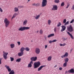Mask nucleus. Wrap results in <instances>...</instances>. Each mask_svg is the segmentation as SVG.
Masks as SVG:
<instances>
[{"label":"nucleus","instance_id":"774afa93","mask_svg":"<svg viewBox=\"0 0 74 74\" xmlns=\"http://www.w3.org/2000/svg\"><path fill=\"white\" fill-rule=\"evenodd\" d=\"M30 1V0H28V1Z\"/></svg>","mask_w":74,"mask_h":74},{"label":"nucleus","instance_id":"09e8293b","mask_svg":"<svg viewBox=\"0 0 74 74\" xmlns=\"http://www.w3.org/2000/svg\"><path fill=\"white\" fill-rule=\"evenodd\" d=\"M65 56H64V55H63V56H61V58H65Z\"/></svg>","mask_w":74,"mask_h":74},{"label":"nucleus","instance_id":"c9c22d12","mask_svg":"<svg viewBox=\"0 0 74 74\" xmlns=\"http://www.w3.org/2000/svg\"><path fill=\"white\" fill-rule=\"evenodd\" d=\"M43 33V32L42 31V29H40V34H42Z\"/></svg>","mask_w":74,"mask_h":74},{"label":"nucleus","instance_id":"1a4fd4ad","mask_svg":"<svg viewBox=\"0 0 74 74\" xmlns=\"http://www.w3.org/2000/svg\"><path fill=\"white\" fill-rule=\"evenodd\" d=\"M46 67V65H42L39 68H38V71H40V70H41V69L43 68V67Z\"/></svg>","mask_w":74,"mask_h":74},{"label":"nucleus","instance_id":"6e6552de","mask_svg":"<svg viewBox=\"0 0 74 74\" xmlns=\"http://www.w3.org/2000/svg\"><path fill=\"white\" fill-rule=\"evenodd\" d=\"M40 52V50L38 48H36L35 49V53L36 54L38 55Z\"/></svg>","mask_w":74,"mask_h":74},{"label":"nucleus","instance_id":"aec40b11","mask_svg":"<svg viewBox=\"0 0 74 74\" xmlns=\"http://www.w3.org/2000/svg\"><path fill=\"white\" fill-rule=\"evenodd\" d=\"M27 21L25 20L24 21L23 23V25H26V23H27Z\"/></svg>","mask_w":74,"mask_h":74},{"label":"nucleus","instance_id":"f257e3e1","mask_svg":"<svg viewBox=\"0 0 74 74\" xmlns=\"http://www.w3.org/2000/svg\"><path fill=\"white\" fill-rule=\"evenodd\" d=\"M37 59V57H33L30 58V60L31 61L30 62V63L28 64V67H32V64H33V61H36Z\"/></svg>","mask_w":74,"mask_h":74},{"label":"nucleus","instance_id":"c756f323","mask_svg":"<svg viewBox=\"0 0 74 74\" xmlns=\"http://www.w3.org/2000/svg\"><path fill=\"white\" fill-rule=\"evenodd\" d=\"M40 14H39L36 17V20L38 19V18H40Z\"/></svg>","mask_w":74,"mask_h":74},{"label":"nucleus","instance_id":"4d7b16f0","mask_svg":"<svg viewBox=\"0 0 74 74\" xmlns=\"http://www.w3.org/2000/svg\"><path fill=\"white\" fill-rule=\"evenodd\" d=\"M60 46H61V47H62V46H63V44H60Z\"/></svg>","mask_w":74,"mask_h":74},{"label":"nucleus","instance_id":"a19ab883","mask_svg":"<svg viewBox=\"0 0 74 74\" xmlns=\"http://www.w3.org/2000/svg\"><path fill=\"white\" fill-rule=\"evenodd\" d=\"M1 60H2V58H0V64H1Z\"/></svg>","mask_w":74,"mask_h":74},{"label":"nucleus","instance_id":"ea45409f","mask_svg":"<svg viewBox=\"0 0 74 74\" xmlns=\"http://www.w3.org/2000/svg\"><path fill=\"white\" fill-rule=\"evenodd\" d=\"M67 40V38H64L63 39V41H65L66 40Z\"/></svg>","mask_w":74,"mask_h":74},{"label":"nucleus","instance_id":"5701e85b","mask_svg":"<svg viewBox=\"0 0 74 74\" xmlns=\"http://www.w3.org/2000/svg\"><path fill=\"white\" fill-rule=\"evenodd\" d=\"M25 50H26V51H29L30 49L28 47H26L25 48Z\"/></svg>","mask_w":74,"mask_h":74},{"label":"nucleus","instance_id":"4c0bfd02","mask_svg":"<svg viewBox=\"0 0 74 74\" xmlns=\"http://www.w3.org/2000/svg\"><path fill=\"white\" fill-rule=\"evenodd\" d=\"M74 22V19H72L70 23H72Z\"/></svg>","mask_w":74,"mask_h":74},{"label":"nucleus","instance_id":"ddd939ff","mask_svg":"<svg viewBox=\"0 0 74 74\" xmlns=\"http://www.w3.org/2000/svg\"><path fill=\"white\" fill-rule=\"evenodd\" d=\"M62 29L61 30V32H63V31H64L65 30H66V26L65 25H62Z\"/></svg>","mask_w":74,"mask_h":74},{"label":"nucleus","instance_id":"2eb2a0df","mask_svg":"<svg viewBox=\"0 0 74 74\" xmlns=\"http://www.w3.org/2000/svg\"><path fill=\"white\" fill-rule=\"evenodd\" d=\"M67 33L70 36L72 39H73V38H73V35H72V34H70V33L69 32H67Z\"/></svg>","mask_w":74,"mask_h":74},{"label":"nucleus","instance_id":"473e14b6","mask_svg":"<svg viewBox=\"0 0 74 74\" xmlns=\"http://www.w3.org/2000/svg\"><path fill=\"white\" fill-rule=\"evenodd\" d=\"M48 22L49 25H51V21L50 20H48Z\"/></svg>","mask_w":74,"mask_h":74},{"label":"nucleus","instance_id":"0eeeda50","mask_svg":"<svg viewBox=\"0 0 74 74\" xmlns=\"http://www.w3.org/2000/svg\"><path fill=\"white\" fill-rule=\"evenodd\" d=\"M3 56L5 60H6L7 58V55L8 54V52H5L4 51H3Z\"/></svg>","mask_w":74,"mask_h":74},{"label":"nucleus","instance_id":"49530a36","mask_svg":"<svg viewBox=\"0 0 74 74\" xmlns=\"http://www.w3.org/2000/svg\"><path fill=\"white\" fill-rule=\"evenodd\" d=\"M15 17L16 16V15H18V14L17 13H14V15Z\"/></svg>","mask_w":74,"mask_h":74},{"label":"nucleus","instance_id":"e2e57ef3","mask_svg":"<svg viewBox=\"0 0 74 74\" xmlns=\"http://www.w3.org/2000/svg\"><path fill=\"white\" fill-rule=\"evenodd\" d=\"M57 67V65H56L55 66H54V67L55 68V67Z\"/></svg>","mask_w":74,"mask_h":74},{"label":"nucleus","instance_id":"9b49d317","mask_svg":"<svg viewBox=\"0 0 74 74\" xmlns=\"http://www.w3.org/2000/svg\"><path fill=\"white\" fill-rule=\"evenodd\" d=\"M68 73H72V74H74V69L72 68L70 70L68 71Z\"/></svg>","mask_w":74,"mask_h":74},{"label":"nucleus","instance_id":"c85d7f7f","mask_svg":"<svg viewBox=\"0 0 74 74\" xmlns=\"http://www.w3.org/2000/svg\"><path fill=\"white\" fill-rule=\"evenodd\" d=\"M10 59L11 62H12L14 60V58L11 57H10Z\"/></svg>","mask_w":74,"mask_h":74},{"label":"nucleus","instance_id":"c03bdc74","mask_svg":"<svg viewBox=\"0 0 74 74\" xmlns=\"http://www.w3.org/2000/svg\"><path fill=\"white\" fill-rule=\"evenodd\" d=\"M0 11L1 12H3V10L0 7Z\"/></svg>","mask_w":74,"mask_h":74},{"label":"nucleus","instance_id":"4be33fe9","mask_svg":"<svg viewBox=\"0 0 74 74\" xmlns=\"http://www.w3.org/2000/svg\"><path fill=\"white\" fill-rule=\"evenodd\" d=\"M10 46L11 48H14V47H15V45L14 44H12L10 45Z\"/></svg>","mask_w":74,"mask_h":74},{"label":"nucleus","instance_id":"72a5a7b5","mask_svg":"<svg viewBox=\"0 0 74 74\" xmlns=\"http://www.w3.org/2000/svg\"><path fill=\"white\" fill-rule=\"evenodd\" d=\"M24 7L22 5H20L18 6V8H23Z\"/></svg>","mask_w":74,"mask_h":74},{"label":"nucleus","instance_id":"de8ad7c7","mask_svg":"<svg viewBox=\"0 0 74 74\" xmlns=\"http://www.w3.org/2000/svg\"><path fill=\"white\" fill-rule=\"evenodd\" d=\"M54 31L55 32H56V27H55L54 28Z\"/></svg>","mask_w":74,"mask_h":74},{"label":"nucleus","instance_id":"e433bc0d","mask_svg":"<svg viewBox=\"0 0 74 74\" xmlns=\"http://www.w3.org/2000/svg\"><path fill=\"white\" fill-rule=\"evenodd\" d=\"M69 6H70V3H68L67 5L66 6V8H69Z\"/></svg>","mask_w":74,"mask_h":74},{"label":"nucleus","instance_id":"b1692460","mask_svg":"<svg viewBox=\"0 0 74 74\" xmlns=\"http://www.w3.org/2000/svg\"><path fill=\"white\" fill-rule=\"evenodd\" d=\"M18 9L16 7L14 8V11L15 12H18Z\"/></svg>","mask_w":74,"mask_h":74},{"label":"nucleus","instance_id":"0e129e2a","mask_svg":"<svg viewBox=\"0 0 74 74\" xmlns=\"http://www.w3.org/2000/svg\"><path fill=\"white\" fill-rule=\"evenodd\" d=\"M35 6H36V7H38V5H37V4H36Z\"/></svg>","mask_w":74,"mask_h":74},{"label":"nucleus","instance_id":"39448f33","mask_svg":"<svg viewBox=\"0 0 74 74\" xmlns=\"http://www.w3.org/2000/svg\"><path fill=\"white\" fill-rule=\"evenodd\" d=\"M47 0H42V7H45L47 5Z\"/></svg>","mask_w":74,"mask_h":74},{"label":"nucleus","instance_id":"393cba45","mask_svg":"<svg viewBox=\"0 0 74 74\" xmlns=\"http://www.w3.org/2000/svg\"><path fill=\"white\" fill-rule=\"evenodd\" d=\"M51 59H52V57H49V58H48V61H51Z\"/></svg>","mask_w":74,"mask_h":74},{"label":"nucleus","instance_id":"412c9836","mask_svg":"<svg viewBox=\"0 0 74 74\" xmlns=\"http://www.w3.org/2000/svg\"><path fill=\"white\" fill-rule=\"evenodd\" d=\"M21 58H18L16 59V62H21Z\"/></svg>","mask_w":74,"mask_h":74},{"label":"nucleus","instance_id":"13d9d810","mask_svg":"<svg viewBox=\"0 0 74 74\" xmlns=\"http://www.w3.org/2000/svg\"><path fill=\"white\" fill-rule=\"evenodd\" d=\"M35 3H33L32 4V5H33V6H35Z\"/></svg>","mask_w":74,"mask_h":74},{"label":"nucleus","instance_id":"5fc2aeb1","mask_svg":"<svg viewBox=\"0 0 74 74\" xmlns=\"http://www.w3.org/2000/svg\"><path fill=\"white\" fill-rule=\"evenodd\" d=\"M45 40H47V36H45Z\"/></svg>","mask_w":74,"mask_h":74},{"label":"nucleus","instance_id":"a211bd4d","mask_svg":"<svg viewBox=\"0 0 74 74\" xmlns=\"http://www.w3.org/2000/svg\"><path fill=\"white\" fill-rule=\"evenodd\" d=\"M69 59L68 58H66L64 59V62L65 63H67L69 62Z\"/></svg>","mask_w":74,"mask_h":74},{"label":"nucleus","instance_id":"a878e982","mask_svg":"<svg viewBox=\"0 0 74 74\" xmlns=\"http://www.w3.org/2000/svg\"><path fill=\"white\" fill-rule=\"evenodd\" d=\"M64 67H66L67 66V62H65L63 64Z\"/></svg>","mask_w":74,"mask_h":74},{"label":"nucleus","instance_id":"f704fd0d","mask_svg":"<svg viewBox=\"0 0 74 74\" xmlns=\"http://www.w3.org/2000/svg\"><path fill=\"white\" fill-rule=\"evenodd\" d=\"M69 21H67L64 24V25L66 26V25H69Z\"/></svg>","mask_w":74,"mask_h":74},{"label":"nucleus","instance_id":"dca6fc26","mask_svg":"<svg viewBox=\"0 0 74 74\" xmlns=\"http://www.w3.org/2000/svg\"><path fill=\"white\" fill-rule=\"evenodd\" d=\"M24 50H25V48L24 47H21L20 49V51L21 52L23 53V51H24Z\"/></svg>","mask_w":74,"mask_h":74},{"label":"nucleus","instance_id":"7c9ffc66","mask_svg":"<svg viewBox=\"0 0 74 74\" xmlns=\"http://www.w3.org/2000/svg\"><path fill=\"white\" fill-rule=\"evenodd\" d=\"M64 2H62L61 4V7H63V6H64Z\"/></svg>","mask_w":74,"mask_h":74},{"label":"nucleus","instance_id":"cd10ccee","mask_svg":"<svg viewBox=\"0 0 74 74\" xmlns=\"http://www.w3.org/2000/svg\"><path fill=\"white\" fill-rule=\"evenodd\" d=\"M55 3H59L60 2L59 0H55L54 1Z\"/></svg>","mask_w":74,"mask_h":74},{"label":"nucleus","instance_id":"603ef678","mask_svg":"<svg viewBox=\"0 0 74 74\" xmlns=\"http://www.w3.org/2000/svg\"><path fill=\"white\" fill-rule=\"evenodd\" d=\"M59 69L60 70H62V67L59 68Z\"/></svg>","mask_w":74,"mask_h":74},{"label":"nucleus","instance_id":"6ab92c4d","mask_svg":"<svg viewBox=\"0 0 74 74\" xmlns=\"http://www.w3.org/2000/svg\"><path fill=\"white\" fill-rule=\"evenodd\" d=\"M9 74H15V72L14 70H12L9 73Z\"/></svg>","mask_w":74,"mask_h":74},{"label":"nucleus","instance_id":"864d4df0","mask_svg":"<svg viewBox=\"0 0 74 74\" xmlns=\"http://www.w3.org/2000/svg\"><path fill=\"white\" fill-rule=\"evenodd\" d=\"M37 4L38 7V6H40V3H38Z\"/></svg>","mask_w":74,"mask_h":74},{"label":"nucleus","instance_id":"37998d69","mask_svg":"<svg viewBox=\"0 0 74 74\" xmlns=\"http://www.w3.org/2000/svg\"><path fill=\"white\" fill-rule=\"evenodd\" d=\"M52 42H53L51 40L49 41V44H51Z\"/></svg>","mask_w":74,"mask_h":74},{"label":"nucleus","instance_id":"680f3d73","mask_svg":"<svg viewBox=\"0 0 74 74\" xmlns=\"http://www.w3.org/2000/svg\"><path fill=\"white\" fill-rule=\"evenodd\" d=\"M63 46H64V45H66V44L65 43H64V44H63Z\"/></svg>","mask_w":74,"mask_h":74},{"label":"nucleus","instance_id":"8fccbe9b","mask_svg":"<svg viewBox=\"0 0 74 74\" xmlns=\"http://www.w3.org/2000/svg\"><path fill=\"white\" fill-rule=\"evenodd\" d=\"M47 47H48V45H45V49H46V48H47Z\"/></svg>","mask_w":74,"mask_h":74},{"label":"nucleus","instance_id":"f8f14e48","mask_svg":"<svg viewBox=\"0 0 74 74\" xmlns=\"http://www.w3.org/2000/svg\"><path fill=\"white\" fill-rule=\"evenodd\" d=\"M5 67H6V69H7L8 71V72H10L11 71V69H10L9 66L5 65Z\"/></svg>","mask_w":74,"mask_h":74},{"label":"nucleus","instance_id":"bb28decb","mask_svg":"<svg viewBox=\"0 0 74 74\" xmlns=\"http://www.w3.org/2000/svg\"><path fill=\"white\" fill-rule=\"evenodd\" d=\"M69 55V54L67 52H66V53L64 55V56L65 57H67Z\"/></svg>","mask_w":74,"mask_h":74},{"label":"nucleus","instance_id":"423d86ee","mask_svg":"<svg viewBox=\"0 0 74 74\" xmlns=\"http://www.w3.org/2000/svg\"><path fill=\"white\" fill-rule=\"evenodd\" d=\"M67 29L69 32H72L73 31V27L70 25L69 27L67 28Z\"/></svg>","mask_w":74,"mask_h":74},{"label":"nucleus","instance_id":"f03ea898","mask_svg":"<svg viewBox=\"0 0 74 74\" xmlns=\"http://www.w3.org/2000/svg\"><path fill=\"white\" fill-rule=\"evenodd\" d=\"M41 65V63L40 62L38 61L37 62H35L34 63V69H36V68H38Z\"/></svg>","mask_w":74,"mask_h":74},{"label":"nucleus","instance_id":"3c124183","mask_svg":"<svg viewBox=\"0 0 74 74\" xmlns=\"http://www.w3.org/2000/svg\"><path fill=\"white\" fill-rule=\"evenodd\" d=\"M15 16L13 15V16H12V19H13V18H15Z\"/></svg>","mask_w":74,"mask_h":74},{"label":"nucleus","instance_id":"69168bd1","mask_svg":"<svg viewBox=\"0 0 74 74\" xmlns=\"http://www.w3.org/2000/svg\"><path fill=\"white\" fill-rule=\"evenodd\" d=\"M39 32V31H37V32H36L37 33H38Z\"/></svg>","mask_w":74,"mask_h":74},{"label":"nucleus","instance_id":"58836bf2","mask_svg":"<svg viewBox=\"0 0 74 74\" xmlns=\"http://www.w3.org/2000/svg\"><path fill=\"white\" fill-rule=\"evenodd\" d=\"M66 22V19H64V20L63 22V23H65Z\"/></svg>","mask_w":74,"mask_h":74},{"label":"nucleus","instance_id":"20e7f679","mask_svg":"<svg viewBox=\"0 0 74 74\" xmlns=\"http://www.w3.org/2000/svg\"><path fill=\"white\" fill-rule=\"evenodd\" d=\"M4 22L5 24V26L6 27H8V26H9L10 23V22L9 21L8 19L7 18H5L4 20Z\"/></svg>","mask_w":74,"mask_h":74},{"label":"nucleus","instance_id":"7ed1b4c3","mask_svg":"<svg viewBox=\"0 0 74 74\" xmlns=\"http://www.w3.org/2000/svg\"><path fill=\"white\" fill-rule=\"evenodd\" d=\"M30 29V27H21L20 28L18 29L19 31H24L25 30H28Z\"/></svg>","mask_w":74,"mask_h":74},{"label":"nucleus","instance_id":"f3484780","mask_svg":"<svg viewBox=\"0 0 74 74\" xmlns=\"http://www.w3.org/2000/svg\"><path fill=\"white\" fill-rule=\"evenodd\" d=\"M23 55V53L22 52H21L18 53V56H22Z\"/></svg>","mask_w":74,"mask_h":74},{"label":"nucleus","instance_id":"2f4dec72","mask_svg":"<svg viewBox=\"0 0 74 74\" xmlns=\"http://www.w3.org/2000/svg\"><path fill=\"white\" fill-rule=\"evenodd\" d=\"M58 23V24L57 25V26L58 27H60V26H61V25H62L61 24V23L60 22Z\"/></svg>","mask_w":74,"mask_h":74},{"label":"nucleus","instance_id":"338daca9","mask_svg":"<svg viewBox=\"0 0 74 74\" xmlns=\"http://www.w3.org/2000/svg\"><path fill=\"white\" fill-rule=\"evenodd\" d=\"M33 17H34V18H35V19H36V16H34Z\"/></svg>","mask_w":74,"mask_h":74},{"label":"nucleus","instance_id":"a18cd8bd","mask_svg":"<svg viewBox=\"0 0 74 74\" xmlns=\"http://www.w3.org/2000/svg\"><path fill=\"white\" fill-rule=\"evenodd\" d=\"M17 43L18 44V45H21V42H18Z\"/></svg>","mask_w":74,"mask_h":74},{"label":"nucleus","instance_id":"79ce46f5","mask_svg":"<svg viewBox=\"0 0 74 74\" xmlns=\"http://www.w3.org/2000/svg\"><path fill=\"white\" fill-rule=\"evenodd\" d=\"M53 41V42H56L57 41V40L56 39L54 40Z\"/></svg>","mask_w":74,"mask_h":74},{"label":"nucleus","instance_id":"bf43d9fd","mask_svg":"<svg viewBox=\"0 0 74 74\" xmlns=\"http://www.w3.org/2000/svg\"><path fill=\"white\" fill-rule=\"evenodd\" d=\"M68 73V71H66L65 72V74H67Z\"/></svg>","mask_w":74,"mask_h":74},{"label":"nucleus","instance_id":"9d476101","mask_svg":"<svg viewBox=\"0 0 74 74\" xmlns=\"http://www.w3.org/2000/svg\"><path fill=\"white\" fill-rule=\"evenodd\" d=\"M58 10V6L56 5H54L53 6V8L52 9V10L53 11L55 10Z\"/></svg>","mask_w":74,"mask_h":74},{"label":"nucleus","instance_id":"052dcab7","mask_svg":"<svg viewBox=\"0 0 74 74\" xmlns=\"http://www.w3.org/2000/svg\"><path fill=\"white\" fill-rule=\"evenodd\" d=\"M72 51H73V48H72L70 50V52H72Z\"/></svg>","mask_w":74,"mask_h":74},{"label":"nucleus","instance_id":"4468645a","mask_svg":"<svg viewBox=\"0 0 74 74\" xmlns=\"http://www.w3.org/2000/svg\"><path fill=\"white\" fill-rule=\"evenodd\" d=\"M54 36H55V34H51L48 35L47 37H48V38H50V37H53Z\"/></svg>","mask_w":74,"mask_h":74},{"label":"nucleus","instance_id":"6e6d98bb","mask_svg":"<svg viewBox=\"0 0 74 74\" xmlns=\"http://www.w3.org/2000/svg\"><path fill=\"white\" fill-rule=\"evenodd\" d=\"M72 9L73 10L74 9V5H73V6H72Z\"/></svg>","mask_w":74,"mask_h":74}]
</instances>
